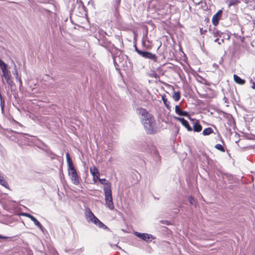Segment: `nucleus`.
<instances>
[{"mask_svg":"<svg viewBox=\"0 0 255 255\" xmlns=\"http://www.w3.org/2000/svg\"><path fill=\"white\" fill-rule=\"evenodd\" d=\"M114 14L117 19H119L121 17L119 8L114 7Z\"/></svg>","mask_w":255,"mask_h":255,"instance_id":"nucleus-22","label":"nucleus"},{"mask_svg":"<svg viewBox=\"0 0 255 255\" xmlns=\"http://www.w3.org/2000/svg\"><path fill=\"white\" fill-rule=\"evenodd\" d=\"M252 88L253 89H255V82L252 81Z\"/></svg>","mask_w":255,"mask_h":255,"instance_id":"nucleus-33","label":"nucleus"},{"mask_svg":"<svg viewBox=\"0 0 255 255\" xmlns=\"http://www.w3.org/2000/svg\"><path fill=\"white\" fill-rule=\"evenodd\" d=\"M0 184L2 185L4 187L8 188V184L7 182L5 181L4 178L2 176H1V174L0 173Z\"/></svg>","mask_w":255,"mask_h":255,"instance_id":"nucleus-19","label":"nucleus"},{"mask_svg":"<svg viewBox=\"0 0 255 255\" xmlns=\"http://www.w3.org/2000/svg\"><path fill=\"white\" fill-rule=\"evenodd\" d=\"M0 106H1V109H3L4 108V101L2 102L1 101Z\"/></svg>","mask_w":255,"mask_h":255,"instance_id":"nucleus-32","label":"nucleus"},{"mask_svg":"<svg viewBox=\"0 0 255 255\" xmlns=\"http://www.w3.org/2000/svg\"><path fill=\"white\" fill-rule=\"evenodd\" d=\"M234 80L236 83L240 85H244L246 83V81L245 80L241 79L239 76L236 74L234 75Z\"/></svg>","mask_w":255,"mask_h":255,"instance_id":"nucleus-15","label":"nucleus"},{"mask_svg":"<svg viewBox=\"0 0 255 255\" xmlns=\"http://www.w3.org/2000/svg\"><path fill=\"white\" fill-rule=\"evenodd\" d=\"M66 155L67 161L68 164V169L75 167L69 153L67 152Z\"/></svg>","mask_w":255,"mask_h":255,"instance_id":"nucleus-16","label":"nucleus"},{"mask_svg":"<svg viewBox=\"0 0 255 255\" xmlns=\"http://www.w3.org/2000/svg\"><path fill=\"white\" fill-rule=\"evenodd\" d=\"M100 220L98 219L97 217L96 216L94 217L91 222H93L94 224L97 225Z\"/></svg>","mask_w":255,"mask_h":255,"instance_id":"nucleus-29","label":"nucleus"},{"mask_svg":"<svg viewBox=\"0 0 255 255\" xmlns=\"http://www.w3.org/2000/svg\"><path fill=\"white\" fill-rule=\"evenodd\" d=\"M12 2H13V3H17V2H14V1H12Z\"/></svg>","mask_w":255,"mask_h":255,"instance_id":"nucleus-36","label":"nucleus"},{"mask_svg":"<svg viewBox=\"0 0 255 255\" xmlns=\"http://www.w3.org/2000/svg\"><path fill=\"white\" fill-rule=\"evenodd\" d=\"M137 111L138 114L143 117L142 123L146 133L149 134H155L157 132V127L153 116L143 108H138Z\"/></svg>","mask_w":255,"mask_h":255,"instance_id":"nucleus-1","label":"nucleus"},{"mask_svg":"<svg viewBox=\"0 0 255 255\" xmlns=\"http://www.w3.org/2000/svg\"><path fill=\"white\" fill-rule=\"evenodd\" d=\"M27 217L30 218L31 221L33 222L34 224L38 227L40 229H42L43 227L41 223L33 216L31 215L30 214H27L26 215Z\"/></svg>","mask_w":255,"mask_h":255,"instance_id":"nucleus-12","label":"nucleus"},{"mask_svg":"<svg viewBox=\"0 0 255 255\" xmlns=\"http://www.w3.org/2000/svg\"><path fill=\"white\" fill-rule=\"evenodd\" d=\"M180 116H183L187 117V116H189V114H188V113L187 112L182 111V113H181Z\"/></svg>","mask_w":255,"mask_h":255,"instance_id":"nucleus-30","label":"nucleus"},{"mask_svg":"<svg viewBox=\"0 0 255 255\" xmlns=\"http://www.w3.org/2000/svg\"><path fill=\"white\" fill-rule=\"evenodd\" d=\"M7 237H3L0 235V239H7Z\"/></svg>","mask_w":255,"mask_h":255,"instance_id":"nucleus-34","label":"nucleus"},{"mask_svg":"<svg viewBox=\"0 0 255 255\" xmlns=\"http://www.w3.org/2000/svg\"><path fill=\"white\" fill-rule=\"evenodd\" d=\"M152 77L156 78L157 77V74L154 73L152 75Z\"/></svg>","mask_w":255,"mask_h":255,"instance_id":"nucleus-35","label":"nucleus"},{"mask_svg":"<svg viewBox=\"0 0 255 255\" xmlns=\"http://www.w3.org/2000/svg\"><path fill=\"white\" fill-rule=\"evenodd\" d=\"M162 100L163 102V103L166 107V108L168 110H170L171 106H170V102L168 101L167 99L166 98V96L165 95H163L161 96Z\"/></svg>","mask_w":255,"mask_h":255,"instance_id":"nucleus-14","label":"nucleus"},{"mask_svg":"<svg viewBox=\"0 0 255 255\" xmlns=\"http://www.w3.org/2000/svg\"><path fill=\"white\" fill-rule=\"evenodd\" d=\"M97 225L100 228H103L104 229H107V227L103 224L101 221H99Z\"/></svg>","mask_w":255,"mask_h":255,"instance_id":"nucleus-27","label":"nucleus"},{"mask_svg":"<svg viewBox=\"0 0 255 255\" xmlns=\"http://www.w3.org/2000/svg\"><path fill=\"white\" fill-rule=\"evenodd\" d=\"M137 52L142 56L143 57L145 58H148L150 60H153V61H157V56L155 54H153L151 52L147 51H144L140 50L139 49H135Z\"/></svg>","mask_w":255,"mask_h":255,"instance_id":"nucleus-4","label":"nucleus"},{"mask_svg":"<svg viewBox=\"0 0 255 255\" xmlns=\"http://www.w3.org/2000/svg\"><path fill=\"white\" fill-rule=\"evenodd\" d=\"M215 147L216 149H217L218 150H219L222 152L225 151L224 147L220 144H217Z\"/></svg>","mask_w":255,"mask_h":255,"instance_id":"nucleus-24","label":"nucleus"},{"mask_svg":"<svg viewBox=\"0 0 255 255\" xmlns=\"http://www.w3.org/2000/svg\"><path fill=\"white\" fill-rule=\"evenodd\" d=\"M175 113L180 116L181 115L182 112V111L180 109L179 106L178 105H176L175 106Z\"/></svg>","mask_w":255,"mask_h":255,"instance_id":"nucleus-26","label":"nucleus"},{"mask_svg":"<svg viewBox=\"0 0 255 255\" xmlns=\"http://www.w3.org/2000/svg\"><path fill=\"white\" fill-rule=\"evenodd\" d=\"M90 171L93 176L94 182L96 183L97 180L100 178V172L99 170L95 165H93L90 168Z\"/></svg>","mask_w":255,"mask_h":255,"instance_id":"nucleus-5","label":"nucleus"},{"mask_svg":"<svg viewBox=\"0 0 255 255\" xmlns=\"http://www.w3.org/2000/svg\"><path fill=\"white\" fill-rule=\"evenodd\" d=\"M77 4H78V8L80 9V12L82 14H85L86 13V7L84 5L82 0H77Z\"/></svg>","mask_w":255,"mask_h":255,"instance_id":"nucleus-11","label":"nucleus"},{"mask_svg":"<svg viewBox=\"0 0 255 255\" xmlns=\"http://www.w3.org/2000/svg\"><path fill=\"white\" fill-rule=\"evenodd\" d=\"M223 11L219 10L216 14H215L212 19V22L214 25L217 26L219 22V20L221 19Z\"/></svg>","mask_w":255,"mask_h":255,"instance_id":"nucleus-6","label":"nucleus"},{"mask_svg":"<svg viewBox=\"0 0 255 255\" xmlns=\"http://www.w3.org/2000/svg\"><path fill=\"white\" fill-rule=\"evenodd\" d=\"M240 3V1L239 0H230L229 2V6H231L232 5H236Z\"/></svg>","mask_w":255,"mask_h":255,"instance_id":"nucleus-21","label":"nucleus"},{"mask_svg":"<svg viewBox=\"0 0 255 255\" xmlns=\"http://www.w3.org/2000/svg\"><path fill=\"white\" fill-rule=\"evenodd\" d=\"M202 129V126L200 124L199 122L196 120L193 124L192 130L194 132H199Z\"/></svg>","mask_w":255,"mask_h":255,"instance_id":"nucleus-10","label":"nucleus"},{"mask_svg":"<svg viewBox=\"0 0 255 255\" xmlns=\"http://www.w3.org/2000/svg\"><path fill=\"white\" fill-rule=\"evenodd\" d=\"M102 184L104 185V187L106 186L107 183H111L110 182L107 181L105 178L100 179V178L98 179Z\"/></svg>","mask_w":255,"mask_h":255,"instance_id":"nucleus-25","label":"nucleus"},{"mask_svg":"<svg viewBox=\"0 0 255 255\" xmlns=\"http://www.w3.org/2000/svg\"><path fill=\"white\" fill-rule=\"evenodd\" d=\"M6 67H7V65L0 59V67L1 69H2V68H4Z\"/></svg>","mask_w":255,"mask_h":255,"instance_id":"nucleus-28","label":"nucleus"},{"mask_svg":"<svg viewBox=\"0 0 255 255\" xmlns=\"http://www.w3.org/2000/svg\"><path fill=\"white\" fill-rule=\"evenodd\" d=\"M2 75L7 84H10V74L9 71L7 69V67L1 69Z\"/></svg>","mask_w":255,"mask_h":255,"instance_id":"nucleus-9","label":"nucleus"},{"mask_svg":"<svg viewBox=\"0 0 255 255\" xmlns=\"http://www.w3.org/2000/svg\"><path fill=\"white\" fill-rule=\"evenodd\" d=\"M110 52H111V53L113 52L112 50H110Z\"/></svg>","mask_w":255,"mask_h":255,"instance_id":"nucleus-37","label":"nucleus"},{"mask_svg":"<svg viewBox=\"0 0 255 255\" xmlns=\"http://www.w3.org/2000/svg\"><path fill=\"white\" fill-rule=\"evenodd\" d=\"M188 200L191 205H193L195 207H196V205H197L196 201L195 200V199L192 196H189L188 198Z\"/></svg>","mask_w":255,"mask_h":255,"instance_id":"nucleus-23","label":"nucleus"},{"mask_svg":"<svg viewBox=\"0 0 255 255\" xmlns=\"http://www.w3.org/2000/svg\"><path fill=\"white\" fill-rule=\"evenodd\" d=\"M69 175L75 185H78L80 182V177L78 176L75 167L68 169Z\"/></svg>","mask_w":255,"mask_h":255,"instance_id":"nucleus-3","label":"nucleus"},{"mask_svg":"<svg viewBox=\"0 0 255 255\" xmlns=\"http://www.w3.org/2000/svg\"><path fill=\"white\" fill-rule=\"evenodd\" d=\"M104 192L107 207L110 210H113L115 208V206L113 203L111 183H107L106 186L104 187Z\"/></svg>","mask_w":255,"mask_h":255,"instance_id":"nucleus-2","label":"nucleus"},{"mask_svg":"<svg viewBox=\"0 0 255 255\" xmlns=\"http://www.w3.org/2000/svg\"><path fill=\"white\" fill-rule=\"evenodd\" d=\"M121 0H113L112 4L114 7L120 8Z\"/></svg>","mask_w":255,"mask_h":255,"instance_id":"nucleus-20","label":"nucleus"},{"mask_svg":"<svg viewBox=\"0 0 255 255\" xmlns=\"http://www.w3.org/2000/svg\"><path fill=\"white\" fill-rule=\"evenodd\" d=\"M213 132H214L213 129L209 127V128H205L203 130L202 134L206 136V135H209Z\"/></svg>","mask_w":255,"mask_h":255,"instance_id":"nucleus-17","label":"nucleus"},{"mask_svg":"<svg viewBox=\"0 0 255 255\" xmlns=\"http://www.w3.org/2000/svg\"><path fill=\"white\" fill-rule=\"evenodd\" d=\"M85 216L87 220L89 222H91L94 217L95 216V215L90 209H88L86 210Z\"/></svg>","mask_w":255,"mask_h":255,"instance_id":"nucleus-13","label":"nucleus"},{"mask_svg":"<svg viewBox=\"0 0 255 255\" xmlns=\"http://www.w3.org/2000/svg\"><path fill=\"white\" fill-rule=\"evenodd\" d=\"M175 119L179 121L188 131H191L192 130V128L190 126L187 120L184 118L178 117H176Z\"/></svg>","mask_w":255,"mask_h":255,"instance_id":"nucleus-8","label":"nucleus"},{"mask_svg":"<svg viewBox=\"0 0 255 255\" xmlns=\"http://www.w3.org/2000/svg\"><path fill=\"white\" fill-rule=\"evenodd\" d=\"M172 98L175 101H178L181 98L180 92L179 91L174 92L172 95Z\"/></svg>","mask_w":255,"mask_h":255,"instance_id":"nucleus-18","label":"nucleus"},{"mask_svg":"<svg viewBox=\"0 0 255 255\" xmlns=\"http://www.w3.org/2000/svg\"><path fill=\"white\" fill-rule=\"evenodd\" d=\"M200 33L201 34H205L206 32H207V30H203V28H200Z\"/></svg>","mask_w":255,"mask_h":255,"instance_id":"nucleus-31","label":"nucleus"},{"mask_svg":"<svg viewBox=\"0 0 255 255\" xmlns=\"http://www.w3.org/2000/svg\"><path fill=\"white\" fill-rule=\"evenodd\" d=\"M134 235L140 238V239L145 241L148 242L150 241L151 235L147 233H140L137 232L134 233Z\"/></svg>","mask_w":255,"mask_h":255,"instance_id":"nucleus-7","label":"nucleus"}]
</instances>
